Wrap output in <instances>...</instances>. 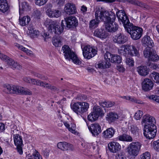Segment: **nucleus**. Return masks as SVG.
<instances>
[{"instance_id":"41","label":"nucleus","mask_w":159,"mask_h":159,"mask_svg":"<svg viewBox=\"0 0 159 159\" xmlns=\"http://www.w3.org/2000/svg\"><path fill=\"white\" fill-rule=\"evenodd\" d=\"M151 47H147L144 49L143 52V54L144 56L148 59L150 57L151 55L152 54V48Z\"/></svg>"},{"instance_id":"54","label":"nucleus","mask_w":159,"mask_h":159,"mask_svg":"<svg viewBox=\"0 0 159 159\" xmlns=\"http://www.w3.org/2000/svg\"><path fill=\"white\" fill-rule=\"evenodd\" d=\"M32 155L34 157L35 159H42V156L40 155L39 153L35 149L33 150Z\"/></svg>"},{"instance_id":"61","label":"nucleus","mask_w":159,"mask_h":159,"mask_svg":"<svg viewBox=\"0 0 159 159\" xmlns=\"http://www.w3.org/2000/svg\"><path fill=\"white\" fill-rule=\"evenodd\" d=\"M23 80L27 83H30L31 82V79L29 77H25L23 78Z\"/></svg>"},{"instance_id":"21","label":"nucleus","mask_w":159,"mask_h":159,"mask_svg":"<svg viewBox=\"0 0 159 159\" xmlns=\"http://www.w3.org/2000/svg\"><path fill=\"white\" fill-rule=\"evenodd\" d=\"M64 10L66 14L69 15L75 14L76 12L75 5L71 3H67L65 5Z\"/></svg>"},{"instance_id":"22","label":"nucleus","mask_w":159,"mask_h":159,"mask_svg":"<svg viewBox=\"0 0 159 159\" xmlns=\"http://www.w3.org/2000/svg\"><path fill=\"white\" fill-rule=\"evenodd\" d=\"M128 55L139 58L140 56L139 49L134 45H129Z\"/></svg>"},{"instance_id":"52","label":"nucleus","mask_w":159,"mask_h":159,"mask_svg":"<svg viewBox=\"0 0 159 159\" xmlns=\"http://www.w3.org/2000/svg\"><path fill=\"white\" fill-rule=\"evenodd\" d=\"M151 155L149 152H146L141 155L140 159H150Z\"/></svg>"},{"instance_id":"47","label":"nucleus","mask_w":159,"mask_h":159,"mask_svg":"<svg viewBox=\"0 0 159 159\" xmlns=\"http://www.w3.org/2000/svg\"><path fill=\"white\" fill-rule=\"evenodd\" d=\"M143 114V111L140 110L138 111L134 114V118L137 120H139Z\"/></svg>"},{"instance_id":"51","label":"nucleus","mask_w":159,"mask_h":159,"mask_svg":"<svg viewBox=\"0 0 159 159\" xmlns=\"http://www.w3.org/2000/svg\"><path fill=\"white\" fill-rule=\"evenodd\" d=\"M125 63L129 66H134V60L133 58L128 57L126 58Z\"/></svg>"},{"instance_id":"57","label":"nucleus","mask_w":159,"mask_h":159,"mask_svg":"<svg viewBox=\"0 0 159 159\" xmlns=\"http://www.w3.org/2000/svg\"><path fill=\"white\" fill-rule=\"evenodd\" d=\"M148 98L151 100H154L159 103V96H158L152 95L149 96Z\"/></svg>"},{"instance_id":"53","label":"nucleus","mask_w":159,"mask_h":159,"mask_svg":"<svg viewBox=\"0 0 159 159\" xmlns=\"http://www.w3.org/2000/svg\"><path fill=\"white\" fill-rule=\"evenodd\" d=\"M113 55V54H111L109 52H106L104 55L105 58L107 61L111 62Z\"/></svg>"},{"instance_id":"44","label":"nucleus","mask_w":159,"mask_h":159,"mask_svg":"<svg viewBox=\"0 0 159 159\" xmlns=\"http://www.w3.org/2000/svg\"><path fill=\"white\" fill-rule=\"evenodd\" d=\"M151 75L153 79L156 83H159V73L153 71Z\"/></svg>"},{"instance_id":"36","label":"nucleus","mask_w":159,"mask_h":159,"mask_svg":"<svg viewBox=\"0 0 159 159\" xmlns=\"http://www.w3.org/2000/svg\"><path fill=\"white\" fill-rule=\"evenodd\" d=\"M52 42L53 45L55 47H61L62 45L61 38L60 36H55L53 38Z\"/></svg>"},{"instance_id":"58","label":"nucleus","mask_w":159,"mask_h":159,"mask_svg":"<svg viewBox=\"0 0 159 159\" xmlns=\"http://www.w3.org/2000/svg\"><path fill=\"white\" fill-rule=\"evenodd\" d=\"M92 146H93L92 150L93 152H95L96 153H98V149L97 146V143H95L94 144H92Z\"/></svg>"},{"instance_id":"32","label":"nucleus","mask_w":159,"mask_h":159,"mask_svg":"<svg viewBox=\"0 0 159 159\" xmlns=\"http://www.w3.org/2000/svg\"><path fill=\"white\" fill-rule=\"evenodd\" d=\"M64 124L69 131L75 135H78V133L76 130V126L75 124H71L70 125L67 122L65 121L64 122Z\"/></svg>"},{"instance_id":"64","label":"nucleus","mask_w":159,"mask_h":159,"mask_svg":"<svg viewBox=\"0 0 159 159\" xmlns=\"http://www.w3.org/2000/svg\"><path fill=\"white\" fill-rule=\"evenodd\" d=\"M149 66H150V67L153 69L157 70V69L159 68L158 66L155 64H152Z\"/></svg>"},{"instance_id":"62","label":"nucleus","mask_w":159,"mask_h":159,"mask_svg":"<svg viewBox=\"0 0 159 159\" xmlns=\"http://www.w3.org/2000/svg\"><path fill=\"white\" fill-rule=\"evenodd\" d=\"M5 130V125L2 123H0V131L1 132L4 131Z\"/></svg>"},{"instance_id":"55","label":"nucleus","mask_w":159,"mask_h":159,"mask_svg":"<svg viewBox=\"0 0 159 159\" xmlns=\"http://www.w3.org/2000/svg\"><path fill=\"white\" fill-rule=\"evenodd\" d=\"M153 145L155 150L159 152V139L154 141Z\"/></svg>"},{"instance_id":"7","label":"nucleus","mask_w":159,"mask_h":159,"mask_svg":"<svg viewBox=\"0 0 159 159\" xmlns=\"http://www.w3.org/2000/svg\"><path fill=\"white\" fill-rule=\"evenodd\" d=\"M141 147V144L138 142L130 144L127 148L128 157L134 158L139 154Z\"/></svg>"},{"instance_id":"1","label":"nucleus","mask_w":159,"mask_h":159,"mask_svg":"<svg viewBox=\"0 0 159 159\" xmlns=\"http://www.w3.org/2000/svg\"><path fill=\"white\" fill-rule=\"evenodd\" d=\"M141 124L144 125V136L149 139L154 138L157 132L155 118L150 115H146L143 117Z\"/></svg>"},{"instance_id":"60","label":"nucleus","mask_w":159,"mask_h":159,"mask_svg":"<svg viewBox=\"0 0 159 159\" xmlns=\"http://www.w3.org/2000/svg\"><path fill=\"white\" fill-rule=\"evenodd\" d=\"M42 36L44 38V40L46 41V39H48L50 38L49 34L48 32H44L42 33Z\"/></svg>"},{"instance_id":"6","label":"nucleus","mask_w":159,"mask_h":159,"mask_svg":"<svg viewBox=\"0 0 159 159\" xmlns=\"http://www.w3.org/2000/svg\"><path fill=\"white\" fill-rule=\"evenodd\" d=\"M62 50L66 59L69 61L71 60L76 65H79L81 64V61L68 46L64 45L62 47Z\"/></svg>"},{"instance_id":"10","label":"nucleus","mask_w":159,"mask_h":159,"mask_svg":"<svg viewBox=\"0 0 159 159\" xmlns=\"http://www.w3.org/2000/svg\"><path fill=\"white\" fill-rule=\"evenodd\" d=\"M125 118V116L121 113L117 114L113 112L107 113L106 118L109 123L115 122L116 121H121Z\"/></svg>"},{"instance_id":"24","label":"nucleus","mask_w":159,"mask_h":159,"mask_svg":"<svg viewBox=\"0 0 159 159\" xmlns=\"http://www.w3.org/2000/svg\"><path fill=\"white\" fill-rule=\"evenodd\" d=\"M10 9V5L7 0H0V11L3 13H7Z\"/></svg>"},{"instance_id":"45","label":"nucleus","mask_w":159,"mask_h":159,"mask_svg":"<svg viewBox=\"0 0 159 159\" xmlns=\"http://www.w3.org/2000/svg\"><path fill=\"white\" fill-rule=\"evenodd\" d=\"M110 66V64L109 62L107 63V62H102L98 64V67L99 68L105 69L109 68Z\"/></svg>"},{"instance_id":"38","label":"nucleus","mask_w":159,"mask_h":159,"mask_svg":"<svg viewBox=\"0 0 159 159\" xmlns=\"http://www.w3.org/2000/svg\"><path fill=\"white\" fill-rule=\"evenodd\" d=\"M28 32L29 35L32 38L38 36L39 34V32L38 30L30 27L28 28Z\"/></svg>"},{"instance_id":"50","label":"nucleus","mask_w":159,"mask_h":159,"mask_svg":"<svg viewBox=\"0 0 159 159\" xmlns=\"http://www.w3.org/2000/svg\"><path fill=\"white\" fill-rule=\"evenodd\" d=\"M129 101L130 102L139 104H143L144 103L141 100H138L134 97H130Z\"/></svg>"},{"instance_id":"29","label":"nucleus","mask_w":159,"mask_h":159,"mask_svg":"<svg viewBox=\"0 0 159 159\" xmlns=\"http://www.w3.org/2000/svg\"><path fill=\"white\" fill-rule=\"evenodd\" d=\"M137 71L139 75L145 76L148 74L149 70L147 66H141L137 67Z\"/></svg>"},{"instance_id":"49","label":"nucleus","mask_w":159,"mask_h":159,"mask_svg":"<svg viewBox=\"0 0 159 159\" xmlns=\"http://www.w3.org/2000/svg\"><path fill=\"white\" fill-rule=\"evenodd\" d=\"M130 130L131 133L134 135H136L138 134L139 129L137 126L132 125L130 126Z\"/></svg>"},{"instance_id":"43","label":"nucleus","mask_w":159,"mask_h":159,"mask_svg":"<svg viewBox=\"0 0 159 159\" xmlns=\"http://www.w3.org/2000/svg\"><path fill=\"white\" fill-rule=\"evenodd\" d=\"M121 61V58L119 55L116 54L113 55L112 58L111 62H116L117 63H120Z\"/></svg>"},{"instance_id":"5","label":"nucleus","mask_w":159,"mask_h":159,"mask_svg":"<svg viewBox=\"0 0 159 159\" xmlns=\"http://www.w3.org/2000/svg\"><path fill=\"white\" fill-rule=\"evenodd\" d=\"M89 104L87 102H79L71 103V109L77 115H80L86 112L89 108Z\"/></svg>"},{"instance_id":"40","label":"nucleus","mask_w":159,"mask_h":159,"mask_svg":"<svg viewBox=\"0 0 159 159\" xmlns=\"http://www.w3.org/2000/svg\"><path fill=\"white\" fill-rule=\"evenodd\" d=\"M99 104L103 107H110L114 105L115 103L114 102L109 101H103L100 102Z\"/></svg>"},{"instance_id":"34","label":"nucleus","mask_w":159,"mask_h":159,"mask_svg":"<svg viewBox=\"0 0 159 159\" xmlns=\"http://www.w3.org/2000/svg\"><path fill=\"white\" fill-rule=\"evenodd\" d=\"M3 91L7 93H14L15 86L8 84L3 85Z\"/></svg>"},{"instance_id":"23","label":"nucleus","mask_w":159,"mask_h":159,"mask_svg":"<svg viewBox=\"0 0 159 159\" xmlns=\"http://www.w3.org/2000/svg\"><path fill=\"white\" fill-rule=\"evenodd\" d=\"M116 132L115 130L112 127L107 128L102 133L103 137L108 139L112 137Z\"/></svg>"},{"instance_id":"8","label":"nucleus","mask_w":159,"mask_h":159,"mask_svg":"<svg viewBox=\"0 0 159 159\" xmlns=\"http://www.w3.org/2000/svg\"><path fill=\"white\" fill-rule=\"evenodd\" d=\"M104 112L102 109L98 106H94L93 108V111L88 116V120L91 122L97 120L99 116H104Z\"/></svg>"},{"instance_id":"42","label":"nucleus","mask_w":159,"mask_h":159,"mask_svg":"<svg viewBox=\"0 0 159 159\" xmlns=\"http://www.w3.org/2000/svg\"><path fill=\"white\" fill-rule=\"evenodd\" d=\"M15 46L17 47L20 50L25 52L28 55H30L32 53V51L29 50L27 48L23 47L22 46L18 43H16L15 44Z\"/></svg>"},{"instance_id":"35","label":"nucleus","mask_w":159,"mask_h":159,"mask_svg":"<svg viewBox=\"0 0 159 159\" xmlns=\"http://www.w3.org/2000/svg\"><path fill=\"white\" fill-rule=\"evenodd\" d=\"M14 143L16 147L22 146L23 140L22 137L19 134H14L13 136Z\"/></svg>"},{"instance_id":"37","label":"nucleus","mask_w":159,"mask_h":159,"mask_svg":"<svg viewBox=\"0 0 159 159\" xmlns=\"http://www.w3.org/2000/svg\"><path fill=\"white\" fill-rule=\"evenodd\" d=\"M119 140L123 141L131 142L132 141V138L130 136L123 134L118 137Z\"/></svg>"},{"instance_id":"56","label":"nucleus","mask_w":159,"mask_h":159,"mask_svg":"<svg viewBox=\"0 0 159 159\" xmlns=\"http://www.w3.org/2000/svg\"><path fill=\"white\" fill-rule=\"evenodd\" d=\"M48 0H35V3L36 5L41 6L45 4Z\"/></svg>"},{"instance_id":"33","label":"nucleus","mask_w":159,"mask_h":159,"mask_svg":"<svg viewBox=\"0 0 159 159\" xmlns=\"http://www.w3.org/2000/svg\"><path fill=\"white\" fill-rule=\"evenodd\" d=\"M143 43L147 46V47H153L154 46L153 41L150 37L147 35L145 36L142 39Z\"/></svg>"},{"instance_id":"48","label":"nucleus","mask_w":159,"mask_h":159,"mask_svg":"<svg viewBox=\"0 0 159 159\" xmlns=\"http://www.w3.org/2000/svg\"><path fill=\"white\" fill-rule=\"evenodd\" d=\"M149 59L153 61H157L159 60V57L153 51Z\"/></svg>"},{"instance_id":"46","label":"nucleus","mask_w":159,"mask_h":159,"mask_svg":"<svg viewBox=\"0 0 159 159\" xmlns=\"http://www.w3.org/2000/svg\"><path fill=\"white\" fill-rule=\"evenodd\" d=\"M115 159H126L125 152L121 151L116 154Z\"/></svg>"},{"instance_id":"31","label":"nucleus","mask_w":159,"mask_h":159,"mask_svg":"<svg viewBox=\"0 0 159 159\" xmlns=\"http://www.w3.org/2000/svg\"><path fill=\"white\" fill-rule=\"evenodd\" d=\"M19 14L20 16L19 18V22L20 25L22 26H25L31 20L30 17L28 16H26L21 17L20 10H19Z\"/></svg>"},{"instance_id":"4","label":"nucleus","mask_w":159,"mask_h":159,"mask_svg":"<svg viewBox=\"0 0 159 159\" xmlns=\"http://www.w3.org/2000/svg\"><path fill=\"white\" fill-rule=\"evenodd\" d=\"M116 15L119 21L122 23L125 30L129 34L135 26L129 22L125 11L123 10H119L116 12Z\"/></svg>"},{"instance_id":"20","label":"nucleus","mask_w":159,"mask_h":159,"mask_svg":"<svg viewBox=\"0 0 159 159\" xmlns=\"http://www.w3.org/2000/svg\"><path fill=\"white\" fill-rule=\"evenodd\" d=\"M57 146L58 148L63 151H73L74 149L72 145L66 142H59Z\"/></svg>"},{"instance_id":"18","label":"nucleus","mask_w":159,"mask_h":159,"mask_svg":"<svg viewBox=\"0 0 159 159\" xmlns=\"http://www.w3.org/2000/svg\"><path fill=\"white\" fill-rule=\"evenodd\" d=\"M109 151L111 152L115 153L119 151L121 148L120 144L116 142H111L108 144Z\"/></svg>"},{"instance_id":"2","label":"nucleus","mask_w":159,"mask_h":159,"mask_svg":"<svg viewBox=\"0 0 159 159\" xmlns=\"http://www.w3.org/2000/svg\"><path fill=\"white\" fill-rule=\"evenodd\" d=\"M67 18L62 20L61 27L58 25L56 21H53L51 19L47 18L45 21L44 25L47 27L48 30L56 35H59L63 31L64 27L67 28Z\"/></svg>"},{"instance_id":"59","label":"nucleus","mask_w":159,"mask_h":159,"mask_svg":"<svg viewBox=\"0 0 159 159\" xmlns=\"http://www.w3.org/2000/svg\"><path fill=\"white\" fill-rule=\"evenodd\" d=\"M116 69L119 71L120 72H123L125 70V68L121 65H118L117 66Z\"/></svg>"},{"instance_id":"9","label":"nucleus","mask_w":159,"mask_h":159,"mask_svg":"<svg viewBox=\"0 0 159 159\" xmlns=\"http://www.w3.org/2000/svg\"><path fill=\"white\" fill-rule=\"evenodd\" d=\"M84 57L87 59H90L94 57L97 53V49L89 45H86L82 49Z\"/></svg>"},{"instance_id":"25","label":"nucleus","mask_w":159,"mask_h":159,"mask_svg":"<svg viewBox=\"0 0 159 159\" xmlns=\"http://www.w3.org/2000/svg\"><path fill=\"white\" fill-rule=\"evenodd\" d=\"M67 28L76 27L78 24L77 18L74 16H71L67 18Z\"/></svg>"},{"instance_id":"28","label":"nucleus","mask_w":159,"mask_h":159,"mask_svg":"<svg viewBox=\"0 0 159 159\" xmlns=\"http://www.w3.org/2000/svg\"><path fill=\"white\" fill-rule=\"evenodd\" d=\"M120 2H128L136 6H139L141 7L147 8L148 5L142 2L136 0H119Z\"/></svg>"},{"instance_id":"11","label":"nucleus","mask_w":159,"mask_h":159,"mask_svg":"<svg viewBox=\"0 0 159 159\" xmlns=\"http://www.w3.org/2000/svg\"><path fill=\"white\" fill-rule=\"evenodd\" d=\"M0 58L2 60L7 62V64L13 69H17L20 70L22 68L21 66L18 63L15 62L13 60L6 55L0 54Z\"/></svg>"},{"instance_id":"19","label":"nucleus","mask_w":159,"mask_h":159,"mask_svg":"<svg viewBox=\"0 0 159 159\" xmlns=\"http://www.w3.org/2000/svg\"><path fill=\"white\" fill-rule=\"evenodd\" d=\"M30 82V84L38 85H40L51 89H56V87L54 86H52L49 84L43 82L40 80L35 79H31V82Z\"/></svg>"},{"instance_id":"3","label":"nucleus","mask_w":159,"mask_h":159,"mask_svg":"<svg viewBox=\"0 0 159 159\" xmlns=\"http://www.w3.org/2000/svg\"><path fill=\"white\" fill-rule=\"evenodd\" d=\"M109 17H106L104 24L105 28L109 32L114 33L119 28L117 24L115 22L116 16L114 12L111 11L108 12Z\"/></svg>"},{"instance_id":"26","label":"nucleus","mask_w":159,"mask_h":159,"mask_svg":"<svg viewBox=\"0 0 159 159\" xmlns=\"http://www.w3.org/2000/svg\"><path fill=\"white\" fill-rule=\"evenodd\" d=\"M46 13L47 15L51 18H58L61 16V12L58 10L49 9L47 10Z\"/></svg>"},{"instance_id":"30","label":"nucleus","mask_w":159,"mask_h":159,"mask_svg":"<svg viewBox=\"0 0 159 159\" xmlns=\"http://www.w3.org/2000/svg\"><path fill=\"white\" fill-rule=\"evenodd\" d=\"M129 44L124 45L120 47L118 50L119 54L126 56L129 55Z\"/></svg>"},{"instance_id":"39","label":"nucleus","mask_w":159,"mask_h":159,"mask_svg":"<svg viewBox=\"0 0 159 159\" xmlns=\"http://www.w3.org/2000/svg\"><path fill=\"white\" fill-rule=\"evenodd\" d=\"M99 20H98L95 18L91 20L89 23V27L91 29H94L97 27L99 22Z\"/></svg>"},{"instance_id":"14","label":"nucleus","mask_w":159,"mask_h":159,"mask_svg":"<svg viewBox=\"0 0 159 159\" xmlns=\"http://www.w3.org/2000/svg\"><path fill=\"white\" fill-rule=\"evenodd\" d=\"M113 41L117 44H123L128 40V37L122 33H118L114 35L113 38Z\"/></svg>"},{"instance_id":"13","label":"nucleus","mask_w":159,"mask_h":159,"mask_svg":"<svg viewBox=\"0 0 159 159\" xmlns=\"http://www.w3.org/2000/svg\"><path fill=\"white\" fill-rule=\"evenodd\" d=\"M143 30L139 27L135 26L129 33L132 39L134 40L139 39L143 34Z\"/></svg>"},{"instance_id":"16","label":"nucleus","mask_w":159,"mask_h":159,"mask_svg":"<svg viewBox=\"0 0 159 159\" xmlns=\"http://www.w3.org/2000/svg\"><path fill=\"white\" fill-rule=\"evenodd\" d=\"M94 36L103 40L106 39L108 35V33L103 29H96L93 33Z\"/></svg>"},{"instance_id":"12","label":"nucleus","mask_w":159,"mask_h":159,"mask_svg":"<svg viewBox=\"0 0 159 159\" xmlns=\"http://www.w3.org/2000/svg\"><path fill=\"white\" fill-rule=\"evenodd\" d=\"M107 13L106 11L103 10L102 7L98 8L95 13V18L98 20H99V21L100 20L105 22L106 17H109V15Z\"/></svg>"},{"instance_id":"15","label":"nucleus","mask_w":159,"mask_h":159,"mask_svg":"<svg viewBox=\"0 0 159 159\" xmlns=\"http://www.w3.org/2000/svg\"><path fill=\"white\" fill-rule=\"evenodd\" d=\"M88 128L93 136L95 137L101 132V128L98 123L92 124L90 126L88 125Z\"/></svg>"},{"instance_id":"63","label":"nucleus","mask_w":159,"mask_h":159,"mask_svg":"<svg viewBox=\"0 0 159 159\" xmlns=\"http://www.w3.org/2000/svg\"><path fill=\"white\" fill-rule=\"evenodd\" d=\"M17 150L18 152L19 153L20 155H22L23 153V151L22 150V148L21 146L16 147Z\"/></svg>"},{"instance_id":"27","label":"nucleus","mask_w":159,"mask_h":159,"mask_svg":"<svg viewBox=\"0 0 159 159\" xmlns=\"http://www.w3.org/2000/svg\"><path fill=\"white\" fill-rule=\"evenodd\" d=\"M14 93H21L25 95H31L32 92L29 89L19 86H15Z\"/></svg>"},{"instance_id":"17","label":"nucleus","mask_w":159,"mask_h":159,"mask_svg":"<svg viewBox=\"0 0 159 159\" xmlns=\"http://www.w3.org/2000/svg\"><path fill=\"white\" fill-rule=\"evenodd\" d=\"M153 86V81L148 78L144 79L142 82V89L145 91L147 92L151 90Z\"/></svg>"}]
</instances>
